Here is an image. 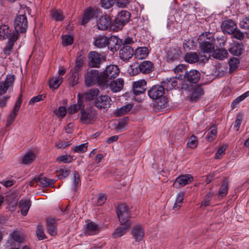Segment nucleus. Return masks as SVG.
Wrapping results in <instances>:
<instances>
[{"mask_svg":"<svg viewBox=\"0 0 249 249\" xmlns=\"http://www.w3.org/2000/svg\"><path fill=\"white\" fill-rule=\"evenodd\" d=\"M209 35L206 39L204 40L200 43L199 48L201 52L207 53H210L214 51V38L213 37L212 35L210 33L207 34H206V36Z\"/></svg>","mask_w":249,"mask_h":249,"instance_id":"8","label":"nucleus"},{"mask_svg":"<svg viewBox=\"0 0 249 249\" xmlns=\"http://www.w3.org/2000/svg\"><path fill=\"white\" fill-rule=\"evenodd\" d=\"M154 70V65L150 61H143L138 65L130 66L128 71L132 75H137L138 73H149Z\"/></svg>","mask_w":249,"mask_h":249,"instance_id":"2","label":"nucleus"},{"mask_svg":"<svg viewBox=\"0 0 249 249\" xmlns=\"http://www.w3.org/2000/svg\"><path fill=\"white\" fill-rule=\"evenodd\" d=\"M73 42V37L70 35H65L62 36V43L64 46L71 45Z\"/></svg>","mask_w":249,"mask_h":249,"instance_id":"54","label":"nucleus"},{"mask_svg":"<svg viewBox=\"0 0 249 249\" xmlns=\"http://www.w3.org/2000/svg\"><path fill=\"white\" fill-rule=\"evenodd\" d=\"M200 60L199 56L196 53L188 54V63L193 64L197 62Z\"/></svg>","mask_w":249,"mask_h":249,"instance_id":"50","label":"nucleus"},{"mask_svg":"<svg viewBox=\"0 0 249 249\" xmlns=\"http://www.w3.org/2000/svg\"><path fill=\"white\" fill-rule=\"evenodd\" d=\"M130 18V14L127 11H122L118 13L115 18L116 23L123 25L128 22Z\"/></svg>","mask_w":249,"mask_h":249,"instance_id":"22","label":"nucleus"},{"mask_svg":"<svg viewBox=\"0 0 249 249\" xmlns=\"http://www.w3.org/2000/svg\"><path fill=\"white\" fill-rule=\"evenodd\" d=\"M176 77L178 79V88L181 89H185L187 87V71H185L184 74H179Z\"/></svg>","mask_w":249,"mask_h":249,"instance_id":"42","label":"nucleus"},{"mask_svg":"<svg viewBox=\"0 0 249 249\" xmlns=\"http://www.w3.org/2000/svg\"><path fill=\"white\" fill-rule=\"evenodd\" d=\"M70 145H71L70 142H66V141H58L55 143V146L58 149L64 148Z\"/></svg>","mask_w":249,"mask_h":249,"instance_id":"61","label":"nucleus"},{"mask_svg":"<svg viewBox=\"0 0 249 249\" xmlns=\"http://www.w3.org/2000/svg\"><path fill=\"white\" fill-rule=\"evenodd\" d=\"M214 195V193L213 192H209L204 197L203 200L201 202V206H204L205 207L208 206L210 205V201L212 199V197Z\"/></svg>","mask_w":249,"mask_h":249,"instance_id":"51","label":"nucleus"},{"mask_svg":"<svg viewBox=\"0 0 249 249\" xmlns=\"http://www.w3.org/2000/svg\"><path fill=\"white\" fill-rule=\"evenodd\" d=\"M51 16L52 19L56 21H60L63 20L64 17L61 10L53 9L51 12Z\"/></svg>","mask_w":249,"mask_h":249,"instance_id":"41","label":"nucleus"},{"mask_svg":"<svg viewBox=\"0 0 249 249\" xmlns=\"http://www.w3.org/2000/svg\"><path fill=\"white\" fill-rule=\"evenodd\" d=\"M96 21L98 29L102 30L107 29L111 23L110 18L107 16H104L102 13L101 16L98 17Z\"/></svg>","mask_w":249,"mask_h":249,"instance_id":"20","label":"nucleus"},{"mask_svg":"<svg viewBox=\"0 0 249 249\" xmlns=\"http://www.w3.org/2000/svg\"><path fill=\"white\" fill-rule=\"evenodd\" d=\"M221 27L224 33L228 34H233L237 29L236 24L231 19L224 21L221 24Z\"/></svg>","mask_w":249,"mask_h":249,"instance_id":"17","label":"nucleus"},{"mask_svg":"<svg viewBox=\"0 0 249 249\" xmlns=\"http://www.w3.org/2000/svg\"><path fill=\"white\" fill-rule=\"evenodd\" d=\"M36 234L38 239L40 240H43L46 237L42 226L38 225L37 226Z\"/></svg>","mask_w":249,"mask_h":249,"instance_id":"58","label":"nucleus"},{"mask_svg":"<svg viewBox=\"0 0 249 249\" xmlns=\"http://www.w3.org/2000/svg\"><path fill=\"white\" fill-rule=\"evenodd\" d=\"M107 37L105 36H98L94 39V44L98 48H103L107 46Z\"/></svg>","mask_w":249,"mask_h":249,"instance_id":"32","label":"nucleus"},{"mask_svg":"<svg viewBox=\"0 0 249 249\" xmlns=\"http://www.w3.org/2000/svg\"><path fill=\"white\" fill-rule=\"evenodd\" d=\"M101 55L96 52H90L89 55V64L91 67L98 68L101 61Z\"/></svg>","mask_w":249,"mask_h":249,"instance_id":"21","label":"nucleus"},{"mask_svg":"<svg viewBox=\"0 0 249 249\" xmlns=\"http://www.w3.org/2000/svg\"><path fill=\"white\" fill-rule=\"evenodd\" d=\"M38 181L42 187L51 186L54 183V179L48 178L43 176H40L38 177Z\"/></svg>","mask_w":249,"mask_h":249,"instance_id":"43","label":"nucleus"},{"mask_svg":"<svg viewBox=\"0 0 249 249\" xmlns=\"http://www.w3.org/2000/svg\"><path fill=\"white\" fill-rule=\"evenodd\" d=\"M14 26L17 33H24L28 28V20L25 15H19L14 20Z\"/></svg>","mask_w":249,"mask_h":249,"instance_id":"7","label":"nucleus"},{"mask_svg":"<svg viewBox=\"0 0 249 249\" xmlns=\"http://www.w3.org/2000/svg\"><path fill=\"white\" fill-rule=\"evenodd\" d=\"M12 35V33H11L8 25H3L0 26V40L9 38Z\"/></svg>","mask_w":249,"mask_h":249,"instance_id":"34","label":"nucleus"},{"mask_svg":"<svg viewBox=\"0 0 249 249\" xmlns=\"http://www.w3.org/2000/svg\"><path fill=\"white\" fill-rule=\"evenodd\" d=\"M130 226L129 225H121L118 227L112 234L114 238H119L124 235L130 229Z\"/></svg>","mask_w":249,"mask_h":249,"instance_id":"28","label":"nucleus"},{"mask_svg":"<svg viewBox=\"0 0 249 249\" xmlns=\"http://www.w3.org/2000/svg\"><path fill=\"white\" fill-rule=\"evenodd\" d=\"M227 145H221L219 147V148L215 155V158L216 159H221L223 156L225 154V150Z\"/></svg>","mask_w":249,"mask_h":249,"instance_id":"55","label":"nucleus"},{"mask_svg":"<svg viewBox=\"0 0 249 249\" xmlns=\"http://www.w3.org/2000/svg\"><path fill=\"white\" fill-rule=\"evenodd\" d=\"M84 57L81 55L77 57L75 62V66L71 71L75 73H78L84 64Z\"/></svg>","mask_w":249,"mask_h":249,"instance_id":"47","label":"nucleus"},{"mask_svg":"<svg viewBox=\"0 0 249 249\" xmlns=\"http://www.w3.org/2000/svg\"><path fill=\"white\" fill-rule=\"evenodd\" d=\"M117 215L121 225L131 226L130 212L129 208L124 204L119 205L116 208Z\"/></svg>","mask_w":249,"mask_h":249,"instance_id":"3","label":"nucleus"},{"mask_svg":"<svg viewBox=\"0 0 249 249\" xmlns=\"http://www.w3.org/2000/svg\"><path fill=\"white\" fill-rule=\"evenodd\" d=\"M213 52V55L216 59L223 60L228 56V53L225 49H216Z\"/></svg>","mask_w":249,"mask_h":249,"instance_id":"36","label":"nucleus"},{"mask_svg":"<svg viewBox=\"0 0 249 249\" xmlns=\"http://www.w3.org/2000/svg\"><path fill=\"white\" fill-rule=\"evenodd\" d=\"M71 72L72 73L69 79V83L71 86H74L77 83V77L78 76V74L77 73H75L74 71H71Z\"/></svg>","mask_w":249,"mask_h":249,"instance_id":"63","label":"nucleus"},{"mask_svg":"<svg viewBox=\"0 0 249 249\" xmlns=\"http://www.w3.org/2000/svg\"><path fill=\"white\" fill-rule=\"evenodd\" d=\"M35 154L31 151L27 152L22 158V163L24 164H29L36 159Z\"/></svg>","mask_w":249,"mask_h":249,"instance_id":"39","label":"nucleus"},{"mask_svg":"<svg viewBox=\"0 0 249 249\" xmlns=\"http://www.w3.org/2000/svg\"><path fill=\"white\" fill-rule=\"evenodd\" d=\"M132 107V104H128L120 108H116L114 112V114L116 117L124 115L130 111Z\"/></svg>","mask_w":249,"mask_h":249,"instance_id":"31","label":"nucleus"},{"mask_svg":"<svg viewBox=\"0 0 249 249\" xmlns=\"http://www.w3.org/2000/svg\"><path fill=\"white\" fill-rule=\"evenodd\" d=\"M31 202L29 199H22L19 202V208L23 216H26L31 207Z\"/></svg>","mask_w":249,"mask_h":249,"instance_id":"26","label":"nucleus"},{"mask_svg":"<svg viewBox=\"0 0 249 249\" xmlns=\"http://www.w3.org/2000/svg\"><path fill=\"white\" fill-rule=\"evenodd\" d=\"M25 236V232L22 229H16L13 230L9 235L6 243V247H11L15 243L20 244L24 242Z\"/></svg>","mask_w":249,"mask_h":249,"instance_id":"4","label":"nucleus"},{"mask_svg":"<svg viewBox=\"0 0 249 249\" xmlns=\"http://www.w3.org/2000/svg\"><path fill=\"white\" fill-rule=\"evenodd\" d=\"M120 73V69L116 65L107 66L105 71L100 74L99 86L104 89L108 87L109 79L115 78Z\"/></svg>","mask_w":249,"mask_h":249,"instance_id":"1","label":"nucleus"},{"mask_svg":"<svg viewBox=\"0 0 249 249\" xmlns=\"http://www.w3.org/2000/svg\"><path fill=\"white\" fill-rule=\"evenodd\" d=\"M57 160L63 163H70L72 160V157L71 155H64L58 157Z\"/></svg>","mask_w":249,"mask_h":249,"instance_id":"62","label":"nucleus"},{"mask_svg":"<svg viewBox=\"0 0 249 249\" xmlns=\"http://www.w3.org/2000/svg\"><path fill=\"white\" fill-rule=\"evenodd\" d=\"M186 184H187V176L182 175L176 178L173 183V186L175 188H178L184 186Z\"/></svg>","mask_w":249,"mask_h":249,"instance_id":"38","label":"nucleus"},{"mask_svg":"<svg viewBox=\"0 0 249 249\" xmlns=\"http://www.w3.org/2000/svg\"><path fill=\"white\" fill-rule=\"evenodd\" d=\"M14 81V75L9 74L4 82H0V95L5 93L8 89L13 86Z\"/></svg>","mask_w":249,"mask_h":249,"instance_id":"14","label":"nucleus"},{"mask_svg":"<svg viewBox=\"0 0 249 249\" xmlns=\"http://www.w3.org/2000/svg\"><path fill=\"white\" fill-rule=\"evenodd\" d=\"M149 54L148 49L146 47H140L137 48L135 52H134L133 55L135 57L139 60L145 59L147 57Z\"/></svg>","mask_w":249,"mask_h":249,"instance_id":"25","label":"nucleus"},{"mask_svg":"<svg viewBox=\"0 0 249 249\" xmlns=\"http://www.w3.org/2000/svg\"><path fill=\"white\" fill-rule=\"evenodd\" d=\"M181 53L180 50H175L173 52H171L167 54L166 60L169 62H172L178 59L181 56Z\"/></svg>","mask_w":249,"mask_h":249,"instance_id":"44","label":"nucleus"},{"mask_svg":"<svg viewBox=\"0 0 249 249\" xmlns=\"http://www.w3.org/2000/svg\"><path fill=\"white\" fill-rule=\"evenodd\" d=\"M164 89L167 91L175 89L178 86V79L177 77L166 78L161 83Z\"/></svg>","mask_w":249,"mask_h":249,"instance_id":"24","label":"nucleus"},{"mask_svg":"<svg viewBox=\"0 0 249 249\" xmlns=\"http://www.w3.org/2000/svg\"><path fill=\"white\" fill-rule=\"evenodd\" d=\"M96 115V111L90 108H82L81 110L79 119L83 124H91L94 121Z\"/></svg>","mask_w":249,"mask_h":249,"instance_id":"6","label":"nucleus"},{"mask_svg":"<svg viewBox=\"0 0 249 249\" xmlns=\"http://www.w3.org/2000/svg\"><path fill=\"white\" fill-rule=\"evenodd\" d=\"M190 92V100L192 102H196L204 94L203 89L200 86L198 85L193 87Z\"/></svg>","mask_w":249,"mask_h":249,"instance_id":"16","label":"nucleus"},{"mask_svg":"<svg viewBox=\"0 0 249 249\" xmlns=\"http://www.w3.org/2000/svg\"><path fill=\"white\" fill-rule=\"evenodd\" d=\"M70 171L65 168L60 169L57 172L56 176L58 179L64 178L70 175Z\"/></svg>","mask_w":249,"mask_h":249,"instance_id":"52","label":"nucleus"},{"mask_svg":"<svg viewBox=\"0 0 249 249\" xmlns=\"http://www.w3.org/2000/svg\"><path fill=\"white\" fill-rule=\"evenodd\" d=\"M134 50L129 45H123L119 51V55L121 59L127 61L130 59L133 55Z\"/></svg>","mask_w":249,"mask_h":249,"instance_id":"15","label":"nucleus"},{"mask_svg":"<svg viewBox=\"0 0 249 249\" xmlns=\"http://www.w3.org/2000/svg\"><path fill=\"white\" fill-rule=\"evenodd\" d=\"M165 89L161 85H154L148 91L149 97L153 100L163 98Z\"/></svg>","mask_w":249,"mask_h":249,"instance_id":"10","label":"nucleus"},{"mask_svg":"<svg viewBox=\"0 0 249 249\" xmlns=\"http://www.w3.org/2000/svg\"><path fill=\"white\" fill-rule=\"evenodd\" d=\"M146 82L144 79L135 81L133 84V90L135 95L143 93L146 89Z\"/></svg>","mask_w":249,"mask_h":249,"instance_id":"18","label":"nucleus"},{"mask_svg":"<svg viewBox=\"0 0 249 249\" xmlns=\"http://www.w3.org/2000/svg\"><path fill=\"white\" fill-rule=\"evenodd\" d=\"M126 125V119L119 121L116 125V128L117 130L121 131L124 129Z\"/></svg>","mask_w":249,"mask_h":249,"instance_id":"64","label":"nucleus"},{"mask_svg":"<svg viewBox=\"0 0 249 249\" xmlns=\"http://www.w3.org/2000/svg\"><path fill=\"white\" fill-rule=\"evenodd\" d=\"M108 85L112 92H119L123 89L124 80L122 78H118L116 80L113 81L110 83H109Z\"/></svg>","mask_w":249,"mask_h":249,"instance_id":"27","label":"nucleus"},{"mask_svg":"<svg viewBox=\"0 0 249 249\" xmlns=\"http://www.w3.org/2000/svg\"><path fill=\"white\" fill-rule=\"evenodd\" d=\"M131 234L136 242H140L144 236L143 226L141 224L133 226L131 230Z\"/></svg>","mask_w":249,"mask_h":249,"instance_id":"12","label":"nucleus"},{"mask_svg":"<svg viewBox=\"0 0 249 249\" xmlns=\"http://www.w3.org/2000/svg\"><path fill=\"white\" fill-rule=\"evenodd\" d=\"M66 113V108L63 106L59 107L55 111V114L56 115L60 118L64 117Z\"/></svg>","mask_w":249,"mask_h":249,"instance_id":"59","label":"nucleus"},{"mask_svg":"<svg viewBox=\"0 0 249 249\" xmlns=\"http://www.w3.org/2000/svg\"><path fill=\"white\" fill-rule=\"evenodd\" d=\"M100 77V74L99 75L97 70H91L88 71L85 76V81L86 86L88 87L92 86L96 82L99 85Z\"/></svg>","mask_w":249,"mask_h":249,"instance_id":"9","label":"nucleus"},{"mask_svg":"<svg viewBox=\"0 0 249 249\" xmlns=\"http://www.w3.org/2000/svg\"><path fill=\"white\" fill-rule=\"evenodd\" d=\"M46 97L45 94L38 95L37 96L32 97L29 101L30 104H33L35 103L43 100Z\"/></svg>","mask_w":249,"mask_h":249,"instance_id":"60","label":"nucleus"},{"mask_svg":"<svg viewBox=\"0 0 249 249\" xmlns=\"http://www.w3.org/2000/svg\"><path fill=\"white\" fill-rule=\"evenodd\" d=\"M198 144L197 137L192 135L188 141V147L191 148H196Z\"/></svg>","mask_w":249,"mask_h":249,"instance_id":"56","label":"nucleus"},{"mask_svg":"<svg viewBox=\"0 0 249 249\" xmlns=\"http://www.w3.org/2000/svg\"><path fill=\"white\" fill-rule=\"evenodd\" d=\"M200 77V73L197 70H193L188 72V81L193 83H197Z\"/></svg>","mask_w":249,"mask_h":249,"instance_id":"33","label":"nucleus"},{"mask_svg":"<svg viewBox=\"0 0 249 249\" xmlns=\"http://www.w3.org/2000/svg\"><path fill=\"white\" fill-rule=\"evenodd\" d=\"M47 228L50 235L54 236L56 234V223L53 219H50L47 221Z\"/></svg>","mask_w":249,"mask_h":249,"instance_id":"37","label":"nucleus"},{"mask_svg":"<svg viewBox=\"0 0 249 249\" xmlns=\"http://www.w3.org/2000/svg\"><path fill=\"white\" fill-rule=\"evenodd\" d=\"M228 191V180L225 179L223 180L222 183L221 184L220 187L218 191V196L219 197H225Z\"/></svg>","mask_w":249,"mask_h":249,"instance_id":"40","label":"nucleus"},{"mask_svg":"<svg viewBox=\"0 0 249 249\" xmlns=\"http://www.w3.org/2000/svg\"><path fill=\"white\" fill-rule=\"evenodd\" d=\"M243 50V45L238 42L233 43L229 49V52L234 55H240Z\"/></svg>","mask_w":249,"mask_h":249,"instance_id":"30","label":"nucleus"},{"mask_svg":"<svg viewBox=\"0 0 249 249\" xmlns=\"http://www.w3.org/2000/svg\"><path fill=\"white\" fill-rule=\"evenodd\" d=\"M217 129L216 127H211L209 131L208 132L206 139L209 142H212L215 139Z\"/></svg>","mask_w":249,"mask_h":249,"instance_id":"48","label":"nucleus"},{"mask_svg":"<svg viewBox=\"0 0 249 249\" xmlns=\"http://www.w3.org/2000/svg\"><path fill=\"white\" fill-rule=\"evenodd\" d=\"M99 231V226L93 222L87 223L85 228V234L87 235H93Z\"/></svg>","mask_w":249,"mask_h":249,"instance_id":"23","label":"nucleus"},{"mask_svg":"<svg viewBox=\"0 0 249 249\" xmlns=\"http://www.w3.org/2000/svg\"><path fill=\"white\" fill-rule=\"evenodd\" d=\"M88 144V142H86L79 145H75L72 146L71 149L74 153H84L87 150Z\"/></svg>","mask_w":249,"mask_h":249,"instance_id":"45","label":"nucleus"},{"mask_svg":"<svg viewBox=\"0 0 249 249\" xmlns=\"http://www.w3.org/2000/svg\"><path fill=\"white\" fill-rule=\"evenodd\" d=\"M82 108H83V104L80 100H78L77 104L70 106L68 108V112L70 114H74Z\"/></svg>","mask_w":249,"mask_h":249,"instance_id":"46","label":"nucleus"},{"mask_svg":"<svg viewBox=\"0 0 249 249\" xmlns=\"http://www.w3.org/2000/svg\"><path fill=\"white\" fill-rule=\"evenodd\" d=\"M184 196V193L180 192L177 195L176 199L173 209L176 211H178L182 206L183 200Z\"/></svg>","mask_w":249,"mask_h":249,"instance_id":"35","label":"nucleus"},{"mask_svg":"<svg viewBox=\"0 0 249 249\" xmlns=\"http://www.w3.org/2000/svg\"><path fill=\"white\" fill-rule=\"evenodd\" d=\"M229 64L231 70L234 71L238 67L239 60L237 58L233 57L230 59Z\"/></svg>","mask_w":249,"mask_h":249,"instance_id":"57","label":"nucleus"},{"mask_svg":"<svg viewBox=\"0 0 249 249\" xmlns=\"http://www.w3.org/2000/svg\"><path fill=\"white\" fill-rule=\"evenodd\" d=\"M17 33L13 32L12 36L8 38V40L6 43L5 46L3 48V52L5 54L8 55L12 53L14 43L17 41Z\"/></svg>","mask_w":249,"mask_h":249,"instance_id":"19","label":"nucleus"},{"mask_svg":"<svg viewBox=\"0 0 249 249\" xmlns=\"http://www.w3.org/2000/svg\"><path fill=\"white\" fill-rule=\"evenodd\" d=\"M239 26L242 29H249V15L243 18L242 20L240 21Z\"/></svg>","mask_w":249,"mask_h":249,"instance_id":"53","label":"nucleus"},{"mask_svg":"<svg viewBox=\"0 0 249 249\" xmlns=\"http://www.w3.org/2000/svg\"><path fill=\"white\" fill-rule=\"evenodd\" d=\"M107 46L113 53L116 52L122 44V41L117 36H111L107 39Z\"/></svg>","mask_w":249,"mask_h":249,"instance_id":"11","label":"nucleus"},{"mask_svg":"<svg viewBox=\"0 0 249 249\" xmlns=\"http://www.w3.org/2000/svg\"><path fill=\"white\" fill-rule=\"evenodd\" d=\"M111 98L107 95H102L95 101V106L99 109L107 110L111 105Z\"/></svg>","mask_w":249,"mask_h":249,"instance_id":"13","label":"nucleus"},{"mask_svg":"<svg viewBox=\"0 0 249 249\" xmlns=\"http://www.w3.org/2000/svg\"><path fill=\"white\" fill-rule=\"evenodd\" d=\"M99 91L98 89H91L86 93L85 97L89 100H93L99 94Z\"/></svg>","mask_w":249,"mask_h":249,"instance_id":"49","label":"nucleus"},{"mask_svg":"<svg viewBox=\"0 0 249 249\" xmlns=\"http://www.w3.org/2000/svg\"><path fill=\"white\" fill-rule=\"evenodd\" d=\"M101 15L102 12L99 9L89 7L84 11L81 24L85 26L91 19L95 18L96 19H97L98 17L101 16Z\"/></svg>","mask_w":249,"mask_h":249,"instance_id":"5","label":"nucleus"},{"mask_svg":"<svg viewBox=\"0 0 249 249\" xmlns=\"http://www.w3.org/2000/svg\"><path fill=\"white\" fill-rule=\"evenodd\" d=\"M63 82V78L60 76H54L49 80L48 84L50 89H57Z\"/></svg>","mask_w":249,"mask_h":249,"instance_id":"29","label":"nucleus"}]
</instances>
